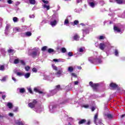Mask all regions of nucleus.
<instances>
[{
    "instance_id": "69168bd1",
    "label": "nucleus",
    "mask_w": 125,
    "mask_h": 125,
    "mask_svg": "<svg viewBox=\"0 0 125 125\" xmlns=\"http://www.w3.org/2000/svg\"><path fill=\"white\" fill-rule=\"evenodd\" d=\"M83 107L84 108H88V104H85L83 105Z\"/></svg>"
},
{
    "instance_id": "c9c22d12",
    "label": "nucleus",
    "mask_w": 125,
    "mask_h": 125,
    "mask_svg": "<svg viewBox=\"0 0 125 125\" xmlns=\"http://www.w3.org/2000/svg\"><path fill=\"white\" fill-rule=\"evenodd\" d=\"M30 69H31V67H30L29 66H26L25 67V70L26 71V72H29V70H30Z\"/></svg>"
},
{
    "instance_id": "b1692460",
    "label": "nucleus",
    "mask_w": 125,
    "mask_h": 125,
    "mask_svg": "<svg viewBox=\"0 0 125 125\" xmlns=\"http://www.w3.org/2000/svg\"><path fill=\"white\" fill-rule=\"evenodd\" d=\"M30 76H31V73H26L24 75V78L25 79H28V78H30Z\"/></svg>"
},
{
    "instance_id": "09e8293b",
    "label": "nucleus",
    "mask_w": 125,
    "mask_h": 125,
    "mask_svg": "<svg viewBox=\"0 0 125 125\" xmlns=\"http://www.w3.org/2000/svg\"><path fill=\"white\" fill-rule=\"evenodd\" d=\"M12 79L13 80V81H14L15 82V83H16V79H15V78H14V75H12Z\"/></svg>"
},
{
    "instance_id": "58836bf2",
    "label": "nucleus",
    "mask_w": 125,
    "mask_h": 125,
    "mask_svg": "<svg viewBox=\"0 0 125 125\" xmlns=\"http://www.w3.org/2000/svg\"><path fill=\"white\" fill-rule=\"evenodd\" d=\"M7 78H8V76H6L4 77H3V78L1 80V81L2 82H5L6 79H7Z\"/></svg>"
},
{
    "instance_id": "ea45409f",
    "label": "nucleus",
    "mask_w": 125,
    "mask_h": 125,
    "mask_svg": "<svg viewBox=\"0 0 125 125\" xmlns=\"http://www.w3.org/2000/svg\"><path fill=\"white\" fill-rule=\"evenodd\" d=\"M54 51V50L53 49L49 48L48 49V52L49 53H51V52H53Z\"/></svg>"
},
{
    "instance_id": "f704fd0d",
    "label": "nucleus",
    "mask_w": 125,
    "mask_h": 125,
    "mask_svg": "<svg viewBox=\"0 0 125 125\" xmlns=\"http://www.w3.org/2000/svg\"><path fill=\"white\" fill-rule=\"evenodd\" d=\"M114 54L115 56H119V51H118V50H115Z\"/></svg>"
},
{
    "instance_id": "a211bd4d",
    "label": "nucleus",
    "mask_w": 125,
    "mask_h": 125,
    "mask_svg": "<svg viewBox=\"0 0 125 125\" xmlns=\"http://www.w3.org/2000/svg\"><path fill=\"white\" fill-rule=\"evenodd\" d=\"M87 1L90 5V6H91V7H94V6H95V4H94V3H93V2H90V0H87Z\"/></svg>"
},
{
    "instance_id": "8fccbe9b",
    "label": "nucleus",
    "mask_w": 125,
    "mask_h": 125,
    "mask_svg": "<svg viewBox=\"0 0 125 125\" xmlns=\"http://www.w3.org/2000/svg\"><path fill=\"white\" fill-rule=\"evenodd\" d=\"M79 52H83V48H80L79 49Z\"/></svg>"
},
{
    "instance_id": "4c0bfd02",
    "label": "nucleus",
    "mask_w": 125,
    "mask_h": 125,
    "mask_svg": "<svg viewBox=\"0 0 125 125\" xmlns=\"http://www.w3.org/2000/svg\"><path fill=\"white\" fill-rule=\"evenodd\" d=\"M13 20L15 22H18V18L17 17H14Z\"/></svg>"
},
{
    "instance_id": "a878e982",
    "label": "nucleus",
    "mask_w": 125,
    "mask_h": 125,
    "mask_svg": "<svg viewBox=\"0 0 125 125\" xmlns=\"http://www.w3.org/2000/svg\"><path fill=\"white\" fill-rule=\"evenodd\" d=\"M85 122H86V120H85V119H82L80 121H79V124H80V125H82V124H84Z\"/></svg>"
},
{
    "instance_id": "f8f14e48",
    "label": "nucleus",
    "mask_w": 125,
    "mask_h": 125,
    "mask_svg": "<svg viewBox=\"0 0 125 125\" xmlns=\"http://www.w3.org/2000/svg\"><path fill=\"white\" fill-rule=\"evenodd\" d=\"M89 85L93 88V89L96 90L97 86H98V84L93 83L92 82H90Z\"/></svg>"
},
{
    "instance_id": "c85d7f7f",
    "label": "nucleus",
    "mask_w": 125,
    "mask_h": 125,
    "mask_svg": "<svg viewBox=\"0 0 125 125\" xmlns=\"http://www.w3.org/2000/svg\"><path fill=\"white\" fill-rule=\"evenodd\" d=\"M54 62H62V59H54L53 60Z\"/></svg>"
},
{
    "instance_id": "a18cd8bd",
    "label": "nucleus",
    "mask_w": 125,
    "mask_h": 125,
    "mask_svg": "<svg viewBox=\"0 0 125 125\" xmlns=\"http://www.w3.org/2000/svg\"><path fill=\"white\" fill-rule=\"evenodd\" d=\"M7 2L9 3V4H11L13 3V1L12 0H7Z\"/></svg>"
},
{
    "instance_id": "423d86ee",
    "label": "nucleus",
    "mask_w": 125,
    "mask_h": 125,
    "mask_svg": "<svg viewBox=\"0 0 125 125\" xmlns=\"http://www.w3.org/2000/svg\"><path fill=\"white\" fill-rule=\"evenodd\" d=\"M52 66L53 70H55V71L58 70V72L56 73L57 75H61V74H62V68H58L56 67V66L54 64H53Z\"/></svg>"
},
{
    "instance_id": "e433bc0d",
    "label": "nucleus",
    "mask_w": 125,
    "mask_h": 125,
    "mask_svg": "<svg viewBox=\"0 0 125 125\" xmlns=\"http://www.w3.org/2000/svg\"><path fill=\"white\" fill-rule=\"evenodd\" d=\"M78 24H79V21H75L74 23H72V25H73V26H74V25H78Z\"/></svg>"
},
{
    "instance_id": "20e7f679",
    "label": "nucleus",
    "mask_w": 125,
    "mask_h": 125,
    "mask_svg": "<svg viewBox=\"0 0 125 125\" xmlns=\"http://www.w3.org/2000/svg\"><path fill=\"white\" fill-rule=\"evenodd\" d=\"M94 122L96 125H104L103 123H102V120L98 119V113H96L95 115Z\"/></svg>"
},
{
    "instance_id": "e2e57ef3",
    "label": "nucleus",
    "mask_w": 125,
    "mask_h": 125,
    "mask_svg": "<svg viewBox=\"0 0 125 125\" xmlns=\"http://www.w3.org/2000/svg\"><path fill=\"white\" fill-rule=\"evenodd\" d=\"M18 124L19 125H24V124H23L22 122H19Z\"/></svg>"
},
{
    "instance_id": "680f3d73",
    "label": "nucleus",
    "mask_w": 125,
    "mask_h": 125,
    "mask_svg": "<svg viewBox=\"0 0 125 125\" xmlns=\"http://www.w3.org/2000/svg\"><path fill=\"white\" fill-rule=\"evenodd\" d=\"M9 116L10 117H13V113H10L9 114Z\"/></svg>"
},
{
    "instance_id": "2f4dec72",
    "label": "nucleus",
    "mask_w": 125,
    "mask_h": 125,
    "mask_svg": "<svg viewBox=\"0 0 125 125\" xmlns=\"http://www.w3.org/2000/svg\"><path fill=\"white\" fill-rule=\"evenodd\" d=\"M18 89L19 90H20V92H21V93H23L25 91V89L24 88H19Z\"/></svg>"
},
{
    "instance_id": "473e14b6",
    "label": "nucleus",
    "mask_w": 125,
    "mask_h": 125,
    "mask_svg": "<svg viewBox=\"0 0 125 125\" xmlns=\"http://www.w3.org/2000/svg\"><path fill=\"white\" fill-rule=\"evenodd\" d=\"M61 50L62 53H65V52L67 51V49H66L65 48H62Z\"/></svg>"
},
{
    "instance_id": "6ab92c4d",
    "label": "nucleus",
    "mask_w": 125,
    "mask_h": 125,
    "mask_svg": "<svg viewBox=\"0 0 125 125\" xmlns=\"http://www.w3.org/2000/svg\"><path fill=\"white\" fill-rule=\"evenodd\" d=\"M66 104V101H63L62 102H59V107H62V105H64V104Z\"/></svg>"
},
{
    "instance_id": "9d476101",
    "label": "nucleus",
    "mask_w": 125,
    "mask_h": 125,
    "mask_svg": "<svg viewBox=\"0 0 125 125\" xmlns=\"http://www.w3.org/2000/svg\"><path fill=\"white\" fill-rule=\"evenodd\" d=\"M106 46H107L106 43H100L99 44V48L101 50H104L105 49V48H106Z\"/></svg>"
},
{
    "instance_id": "774afa93",
    "label": "nucleus",
    "mask_w": 125,
    "mask_h": 125,
    "mask_svg": "<svg viewBox=\"0 0 125 125\" xmlns=\"http://www.w3.org/2000/svg\"><path fill=\"white\" fill-rule=\"evenodd\" d=\"M94 110H95V107H93L91 108V110L92 112H93V111H94Z\"/></svg>"
},
{
    "instance_id": "bf43d9fd",
    "label": "nucleus",
    "mask_w": 125,
    "mask_h": 125,
    "mask_svg": "<svg viewBox=\"0 0 125 125\" xmlns=\"http://www.w3.org/2000/svg\"><path fill=\"white\" fill-rule=\"evenodd\" d=\"M122 18H125V13H124L121 16Z\"/></svg>"
},
{
    "instance_id": "1a4fd4ad",
    "label": "nucleus",
    "mask_w": 125,
    "mask_h": 125,
    "mask_svg": "<svg viewBox=\"0 0 125 125\" xmlns=\"http://www.w3.org/2000/svg\"><path fill=\"white\" fill-rule=\"evenodd\" d=\"M54 79V73L50 74L49 76L45 75L44 76V80H48L49 81H52Z\"/></svg>"
},
{
    "instance_id": "393cba45",
    "label": "nucleus",
    "mask_w": 125,
    "mask_h": 125,
    "mask_svg": "<svg viewBox=\"0 0 125 125\" xmlns=\"http://www.w3.org/2000/svg\"><path fill=\"white\" fill-rule=\"evenodd\" d=\"M67 71L68 72H72L73 71H74V68H73L72 66H69L68 68Z\"/></svg>"
},
{
    "instance_id": "bb28decb",
    "label": "nucleus",
    "mask_w": 125,
    "mask_h": 125,
    "mask_svg": "<svg viewBox=\"0 0 125 125\" xmlns=\"http://www.w3.org/2000/svg\"><path fill=\"white\" fill-rule=\"evenodd\" d=\"M43 8H46L47 10H49V9H50V7H49V5H47L46 4L43 5Z\"/></svg>"
},
{
    "instance_id": "f257e3e1",
    "label": "nucleus",
    "mask_w": 125,
    "mask_h": 125,
    "mask_svg": "<svg viewBox=\"0 0 125 125\" xmlns=\"http://www.w3.org/2000/svg\"><path fill=\"white\" fill-rule=\"evenodd\" d=\"M58 21H59V17L58 14H54L52 17L51 18L50 25L52 26V27H55L58 23Z\"/></svg>"
},
{
    "instance_id": "7ed1b4c3",
    "label": "nucleus",
    "mask_w": 125,
    "mask_h": 125,
    "mask_svg": "<svg viewBox=\"0 0 125 125\" xmlns=\"http://www.w3.org/2000/svg\"><path fill=\"white\" fill-rule=\"evenodd\" d=\"M40 49L39 48H33L32 51V52L30 53L31 56L33 57V58H35V57H38L40 55Z\"/></svg>"
},
{
    "instance_id": "412c9836",
    "label": "nucleus",
    "mask_w": 125,
    "mask_h": 125,
    "mask_svg": "<svg viewBox=\"0 0 125 125\" xmlns=\"http://www.w3.org/2000/svg\"><path fill=\"white\" fill-rule=\"evenodd\" d=\"M73 39L74 41H79V39H80V37L79 36V35H78V34H76L73 37Z\"/></svg>"
},
{
    "instance_id": "cd10ccee",
    "label": "nucleus",
    "mask_w": 125,
    "mask_h": 125,
    "mask_svg": "<svg viewBox=\"0 0 125 125\" xmlns=\"http://www.w3.org/2000/svg\"><path fill=\"white\" fill-rule=\"evenodd\" d=\"M8 52L10 54H13V53H14V50L12 49H10L8 50Z\"/></svg>"
},
{
    "instance_id": "c03bdc74",
    "label": "nucleus",
    "mask_w": 125,
    "mask_h": 125,
    "mask_svg": "<svg viewBox=\"0 0 125 125\" xmlns=\"http://www.w3.org/2000/svg\"><path fill=\"white\" fill-rule=\"evenodd\" d=\"M46 48H47V47L46 46H43L42 48V51H44L45 50H46Z\"/></svg>"
},
{
    "instance_id": "13d9d810",
    "label": "nucleus",
    "mask_w": 125,
    "mask_h": 125,
    "mask_svg": "<svg viewBox=\"0 0 125 125\" xmlns=\"http://www.w3.org/2000/svg\"><path fill=\"white\" fill-rule=\"evenodd\" d=\"M42 108H40V109H38L36 112H37V113H40V112H41V111H42Z\"/></svg>"
},
{
    "instance_id": "052dcab7",
    "label": "nucleus",
    "mask_w": 125,
    "mask_h": 125,
    "mask_svg": "<svg viewBox=\"0 0 125 125\" xmlns=\"http://www.w3.org/2000/svg\"><path fill=\"white\" fill-rule=\"evenodd\" d=\"M103 39H104V36H100L99 37V40H103Z\"/></svg>"
},
{
    "instance_id": "dca6fc26",
    "label": "nucleus",
    "mask_w": 125,
    "mask_h": 125,
    "mask_svg": "<svg viewBox=\"0 0 125 125\" xmlns=\"http://www.w3.org/2000/svg\"><path fill=\"white\" fill-rule=\"evenodd\" d=\"M9 28H10V25L7 24L5 30V33L6 34V35H7V33H8V30H9Z\"/></svg>"
},
{
    "instance_id": "79ce46f5",
    "label": "nucleus",
    "mask_w": 125,
    "mask_h": 125,
    "mask_svg": "<svg viewBox=\"0 0 125 125\" xmlns=\"http://www.w3.org/2000/svg\"><path fill=\"white\" fill-rule=\"evenodd\" d=\"M0 71H3V70H4V66L0 65Z\"/></svg>"
},
{
    "instance_id": "72a5a7b5",
    "label": "nucleus",
    "mask_w": 125,
    "mask_h": 125,
    "mask_svg": "<svg viewBox=\"0 0 125 125\" xmlns=\"http://www.w3.org/2000/svg\"><path fill=\"white\" fill-rule=\"evenodd\" d=\"M29 1L31 4H35L36 3V0H29Z\"/></svg>"
},
{
    "instance_id": "603ef678",
    "label": "nucleus",
    "mask_w": 125,
    "mask_h": 125,
    "mask_svg": "<svg viewBox=\"0 0 125 125\" xmlns=\"http://www.w3.org/2000/svg\"><path fill=\"white\" fill-rule=\"evenodd\" d=\"M2 21H3L2 19L1 18H0V26H1L2 23Z\"/></svg>"
},
{
    "instance_id": "a19ab883",
    "label": "nucleus",
    "mask_w": 125,
    "mask_h": 125,
    "mask_svg": "<svg viewBox=\"0 0 125 125\" xmlns=\"http://www.w3.org/2000/svg\"><path fill=\"white\" fill-rule=\"evenodd\" d=\"M68 23H69V20L66 19L64 21V25H67V24H68Z\"/></svg>"
},
{
    "instance_id": "39448f33",
    "label": "nucleus",
    "mask_w": 125,
    "mask_h": 125,
    "mask_svg": "<svg viewBox=\"0 0 125 125\" xmlns=\"http://www.w3.org/2000/svg\"><path fill=\"white\" fill-rule=\"evenodd\" d=\"M60 90H62V88L60 87V85H58L56 86V88L54 90H52L50 91V96H52V95H54V94H56L58 91H59Z\"/></svg>"
},
{
    "instance_id": "4d7b16f0",
    "label": "nucleus",
    "mask_w": 125,
    "mask_h": 125,
    "mask_svg": "<svg viewBox=\"0 0 125 125\" xmlns=\"http://www.w3.org/2000/svg\"><path fill=\"white\" fill-rule=\"evenodd\" d=\"M30 18H34L35 16L34 15H31L29 16Z\"/></svg>"
},
{
    "instance_id": "3c124183",
    "label": "nucleus",
    "mask_w": 125,
    "mask_h": 125,
    "mask_svg": "<svg viewBox=\"0 0 125 125\" xmlns=\"http://www.w3.org/2000/svg\"><path fill=\"white\" fill-rule=\"evenodd\" d=\"M68 56H70V57L73 56V53H72V52H69L68 53Z\"/></svg>"
},
{
    "instance_id": "6e6552de",
    "label": "nucleus",
    "mask_w": 125,
    "mask_h": 125,
    "mask_svg": "<svg viewBox=\"0 0 125 125\" xmlns=\"http://www.w3.org/2000/svg\"><path fill=\"white\" fill-rule=\"evenodd\" d=\"M21 37L22 38H26L28 37H31L32 36V32L27 31L21 34Z\"/></svg>"
},
{
    "instance_id": "aec40b11",
    "label": "nucleus",
    "mask_w": 125,
    "mask_h": 125,
    "mask_svg": "<svg viewBox=\"0 0 125 125\" xmlns=\"http://www.w3.org/2000/svg\"><path fill=\"white\" fill-rule=\"evenodd\" d=\"M89 33V30L88 29L83 30V37H84V35H86V34H88Z\"/></svg>"
},
{
    "instance_id": "7c9ffc66",
    "label": "nucleus",
    "mask_w": 125,
    "mask_h": 125,
    "mask_svg": "<svg viewBox=\"0 0 125 125\" xmlns=\"http://www.w3.org/2000/svg\"><path fill=\"white\" fill-rule=\"evenodd\" d=\"M16 74H17V75L19 76V77H21V76H24V73L21 72H17Z\"/></svg>"
},
{
    "instance_id": "9b49d317",
    "label": "nucleus",
    "mask_w": 125,
    "mask_h": 125,
    "mask_svg": "<svg viewBox=\"0 0 125 125\" xmlns=\"http://www.w3.org/2000/svg\"><path fill=\"white\" fill-rule=\"evenodd\" d=\"M18 63H21L22 65H25V62L22 60H19L18 59H16L14 61L15 64H18Z\"/></svg>"
},
{
    "instance_id": "338daca9",
    "label": "nucleus",
    "mask_w": 125,
    "mask_h": 125,
    "mask_svg": "<svg viewBox=\"0 0 125 125\" xmlns=\"http://www.w3.org/2000/svg\"><path fill=\"white\" fill-rule=\"evenodd\" d=\"M20 4V2L18 1L16 2V5H19Z\"/></svg>"
},
{
    "instance_id": "ddd939ff",
    "label": "nucleus",
    "mask_w": 125,
    "mask_h": 125,
    "mask_svg": "<svg viewBox=\"0 0 125 125\" xmlns=\"http://www.w3.org/2000/svg\"><path fill=\"white\" fill-rule=\"evenodd\" d=\"M56 107H57V105H50V112H51V113H54V110H55V108H56Z\"/></svg>"
},
{
    "instance_id": "f3484780",
    "label": "nucleus",
    "mask_w": 125,
    "mask_h": 125,
    "mask_svg": "<svg viewBox=\"0 0 125 125\" xmlns=\"http://www.w3.org/2000/svg\"><path fill=\"white\" fill-rule=\"evenodd\" d=\"M6 105L9 109H12L13 107V104H12V103H7Z\"/></svg>"
},
{
    "instance_id": "864d4df0",
    "label": "nucleus",
    "mask_w": 125,
    "mask_h": 125,
    "mask_svg": "<svg viewBox=\"0 0 125 125\" xmlns=\"http://www.w3.org/2000/svg\"><path fill=\"white\" fill-rule=\"evenodd\" d=\"M42 1L44 2V3H45L46 4H47V3H48V1H46L45 0H42Z\"/></svg>"
},
{
    "instance_id": "49530a36",
    "label": "nucleus",
    "mask_w": 125,
    "mask_h": 125,
    "mask_svg": "<svg viewBox=\"0 0 125 125\" xmlns=\"http://www.w3.org/2000/svg\"><path fill=\"white\" fill-rule=\"evenodd\" d=\"M71 76L74 77V78H77V74L74 73H71Z\"/></svg>"
},
{
    "instance_id": "2eb2a0df",
    "label": "nucleus",
    "mask_w": 125,
    "mask_h": 125,
    "mask_svg": "<svg viewBox=\"0 0 125 125\" xmlns=\"http://www.w3.org/2000/svg\"><path fill=\"white\" fill-rule=\"evenodd\" d=\"M110 86L111 88V89H115V88H117V87H118V85L114 83H111L110 84Z\"/></svg>"
},
{
    "instance_id": "de8ad7c7",
    "label": "nucleus",
    "mask_w": 125,
    "mask_h": 125,
    "mask_svg": "<svg viewBox=\"0 0 125 125\" xmlns=\"http://www.w3.org/2000/svg\"><path fill=\"white\" fill-rule=\"evenodd\" d=\"M27 90L30 92V93H33V92L32 91V89L30 87L27 88Z\"/></svg>"
},
{
    "instance_id": "4be33fe9",
    "label": "nucleus",
    "mask_w": 125,
    "mask_h": 125,
    "mask_svg": "<svg viewBox=\"0 0 125 125\" xmlns=\"http://www.w3.org/2000/svg\"><path fill=\"white\" fill-rule=\"evenodd\" d=\"M34 91L36 92H39V93H42V92L40 91V88H39V87L34 88Z\"/></svg>"
},
{
    "instance_id": "f03ea898",
    "label": "nucleus",
    "mask_w": 125,
    "mask_h": 125,
    "mask_svg": "<svg viewBox=\"0 0 125 125\" xmlns=\"http://www.w3.org/2000/svg\"><path fill=\"white\" fill-rule=\"evenodd\" d=\"M89 62L91 63H94V64L100 63L102 62L101 59L97 57H90L88 59Z\"/></svg>"
},
{
    "instance_id": "6e6d98bb",
    "label": "nucleus",
    "mask_w": 125,
    "mask_h": 125,
    "mask_svg": "<svg viewBox=\"0 0 125 125\" xmlns=\"http://www.w3.org/2000/svg\"><path fill=\"white\" fill-rule=\"evenodd\" d=\"M14 30H15V31H17V32H19V28H17V27L15 28H14Z\"/></svg>"
},
{
    "instance_id": "0eeeda50",
    "label": "nucleus",
    "mask_w": 125,
    "mask_h": 125,
    "mask_svg": "<svg viewBox=\"0 0 125 125\" xmlns=\"http://www.w3.org/2000/svg\"><path fill=\"white\" fill-rule=\"evenodd\" d=\"M37 103H38L37 100H34L32 102L28 104V107H29V108H31V109L35 108V106H36V104H37Z\"/></svg>"
},
{
    "instance_id": "c756f323",
    "label": "nucleus",
    "mask_w": 125,
    "mask_h": 125,
    "mask_svg": "<svg viewBox=\"0 0 125 125\" xmlns=\"http://www.w3.org/2000/svg\"><path fill=\"white\" fill-rule=\"evenodd\" d=\"M105 116H106L107 118H108V119H112L113 118V115L110 114H106Z\"/></svg>"
},
{
    "instance_id": "5701e85b",
    "label": "nucleus",
    "mask_w": 125,
    "mask_h": 125,
    "mask_svg": "<svg viewBox=\"0 0 125 125\" xmlns=\"http://www.w3.org/2000/svg\"><path fill=\"white\" fill-rule=\"evenodd\" d=\"M114 31H116L118 33H120L121 32V29L118 28L117 26L114 27Z\"/></svg>"
},
{
    "instance_id": "0e129e2a",
    "label": "nucleus",
    "mask_w": 125,
    "mask_h": 125,
    "mask_svg": "<svg viewBox=\"0 0 125 125\" xmlns=\"http://www.w3.org/2000/svg\"><path fill=\"white\" fill-rule=\"evenodd\" d=\"M78 83H79V82H78V81H75L74 82L75 85H77V84H78Z\"/></svg>"
},
{
    "instance_id": "37998d69",
    "label": "nucleus",
    "mask_w": 125,
    "mask_h": 125,
    "mask_svg": "<svg viewBox=\"0 0 125 125\" xmlns=\"http://www.w3.org/2000/svg\"><path fill=\"white\" fill-rule=\"evenodd\" d=\"M32 71L34 72V73H37L38 72V69H37V68H33L32 69Z\"/></svg>"
},
{
    "instance_id": "5fc2aeb1",
    "label": "nucleus",
    "mask_w": 125,
    "mask_h": 125,
    "mask_svg": "<svg viewBox=\"0 0 125 125\" xmlns=\"http://www.w3.org/2000/svg\"><path fill=\"white\" fill-rule=\"evenodd\" d=\"M22 29H24V30H26V29H28V26H22Z\"/></svg>"
},
{
    "instance_id": "4468645a",
    "label": "nucleus",
    "mask_w": 125,
    "mask_h": 125,
    "mask_svg": "<svg viewBox=\"0 0 125 125\" xmlns=\"http://www.w3.org/2000/svg\"><path fill=\"white\" fill-rule=\"evenodd\" d=\"M118 4H124L125 3V0H115Z\"/></svg>"
}]
</instances>
